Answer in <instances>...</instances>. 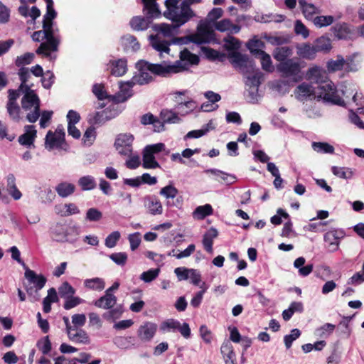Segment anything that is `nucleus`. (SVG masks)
Here are the masks:
<instances>
[{"label":"nucleus","mask_w":364,"mask_h":364,"mask_svg":"<svg viewBox=\"0 0 364 364\" xmlns=\"http://www.w3.org/2000/svg\"><path fill=\"white\" fill-rule=\"evenodd\" d=\"M198 63V56L191 53L188 49L181 50L180 60L173 63L167 62L150 63L145 60H140L136 63L138 71L131 80L127 81V84L129 85H145L154 80L152 75L166 77L187 70L190 65H197Z\"/></svg>","instance_id":"obj_1"},{"label":"nucleus","mask_w":364,"mask_h":364,"mask_svg":"<svg viewBox=\"0 0 364 364\" xmlns=\"http://www.w3.org/2000/svg\"><path fill=\"white\" fill-rule=\"evenodd\" d=\"M173 24L159 23L155 24L153 27L154 30L157 32L156 36H151V44L152 47L159 51L168 53L169 46L173 44H183L186 41L183 38H173L171 42L162 39L163 37H173L177 33L178 29L182 25H179V22H173Z\"/></svg>","instance_id":"obj_2"},{"label":"nucleus","mask_w":364,"mask_h":364,"mask_svg":"<svg viewBox=\"0 0 364 364\" xmlns=\"http://www.w3.org/2000/svg\"><path fill=\"white\" fill-rule=\"evenodd\" d=\"M230 58L232 63L238 67L244 74L252 73V75L246 76V86L250 89L252 87L259 88L262 83L263 73L258 68H255V63L250 60L247 55L239 52L232 53Z\"/></svg>","instance_id":"obj_3"},{"label":"nucleus","mask_w":364,"mask_h":364,"mask_svg":"<svg viewBox=\"0 0 364 364\" xmlns=\"http://www.w3.org/2000/svg\"><path fill=\"white\" fill-rule=\"evenodd\" d=\"M50 26L43 24V30L35 31L32 34V39L33 41L40 42L46 40V42L41 43L36 53L38 55H43L46 57H50L51 52L58 50L60 43V38L58 35H55V30H50Z\"/></svg>","instance_id":"obj_4"},{"label":"nucleus","mask_w":364,"mask_h":364,"mask_svg":"<svg viewBox=\"0 0 364 364\" xmlns=\"http://www.w3.org/2000/svg\"><path fill=\"white\" fill-rule=\"evenodd\" d=\"M22 109L28 112L26 119L31 122H36L40 117V100L35 91H24L21 99Z\"/></svg>","instance_id":"obj_5"},{"label":"nucleus","mask_w":364,"mask_h":364,"mask_svg":"<svg viewBox=\"0 0 364 364\" xmlns=\"http://www.w3.org/2000/svg\"><path fill=\"white\" fill-rule=\"evenodd\" d=\"M320 99L331 105L345 106V99L340 95L334 83L331 80H320Z\"/></svg>","instance_id":"obj_6"},{"label":"nucleus","mask_w":364,"mask_h":364,"mask_svg":"<svg viewBox=\"0 0 364 364\" xmlns=\"http://www.w3.org/2000/svg\"><path fill=\"white\" fill-rule=\"evenodd\" d=\"M52 238L57 242H75L78 235L77 231L73 227L57 223L50 230Z\"/></svg>","instance_id":"obj_7"},{"label":"nucleus","mask_w":364,"mask_h":364,"mask_svg":"<svg viewBox=\"0 0 364 364\" xmlns=\"http://www.w3.org/2000/svg\"><path fill=\"white\" fill-rule=\"evenodd\" d=\"M277 70L284 77H292L294 82H299L303 79L300 73V64L294 59L290 58L279 63L277 65Z\"/></svg>","instance_id":"obj_8"},{"label":"nucleus","mask_w":364,"mask_h":364,"mask_svg":"<svg viewBox=\"0 0 364 364\" xmlns=\"http://www.w3.org/2000/svg\"><path fill=\"white\" fill-rule=\"evenodd\" d=\"M346 235L344 230L340 228H331L323 235L324 247L330 252L338 249L340 241Z\"/></svg>","instance_id":"obj_9"},{"label":"nucleus","mask_w":364,"mask_h":364,"mask_svg":"<svg viewBox=\"0 0 364 364\" xmlns=\"http://www.w3.org/2000/svg\"><path fill=\"white\" fill-rule=\"evenodd\" d=\"M181 0H166L165 6L166 10L164 12V16L171 20L172 22H179V25L186 23L182 16V2L178 6Z\"/></svg>","instance_id":"obj_10"},{"label":"nucleus","mask_w":364,"mask_h":364,"mask_svg":"<svg viewBox=\"0 0 364 364\" xmlns=\"http://www.w3.org/2000/svg\"><path fill=\"white\" fill-rule=\"evenodd\" d=\"M213 37V31L210 29L208 25L200 24L198 26L197 32L188 36L185 41L196 44H203L210 43Z\"/></svg>","instance_id":"obj_11"},{"label":"nucleus","mask_w":364,"mask_h":364,"mask_svg":"<svg viewBox=\"0 0 364 364\" xmlns=\"http://www.w3.org/2000/svg\"><path fill=\"white\" fill-rule=\"evenodd\" d=\"M134 136L131 134H119L117 135L114 146L121 156H130L132 154Z\"/></svg>","instance_id":"obj_12"},{"label":"nucleus","mask_w":364,"mask_h":364,"mask_svg":"<svg viewBox=\"0 0 364 364\" xmlns=\"http://www.w3.org/2000/svg\"><path fill=\"white\" fill-rule=\"evenodd\" d=\"M64 138L65 132L61 127H58L54 133L48 131L46 136V148L51 150L54 147L60 146L64 141Z\"/></svg>","instance_id":"obj_13"},{"label":"nucleus","mask_w":364,"mask_h":364,"mask_svg":"<svg viewBox=\"0 0 364 364\" xmlns=\"http://www.w3.org/2000/svg\"><path fill=\"white\" fill-rule=\"evenodd\" d=\"M157 328V324L155 323L144 322L137 330V336L141 342H149L155 336Z\"/></svg>","instance_id":"obj_14"},{"label":"nucleus","mask_w":364,"mask_h":364,"mask_svg":"<svg viewBox=\"0 0 364 364\" xmlns=\"http://www.w3.org/2000/svg\"><path fill=\"white\" fill-rule=\"evenodd\" d=\"M296 98L301 102L312 100L316 97V89L311 84L303 82L294 91Z\"/></svg>","instance_id":"obj_15"},{"label":"nucleus","mask_w":364,"mask_h":364,"mask_svg":"<svg viewBox=\"0 0 364 364\" xmlns=\"http://www.w3.org/2000/svg\"><path fill=\"white\" fill-rule=\"evenodd\" d=\"M143 203L147 211L153 215H161L163 206L161 201L155 196H146L143 198Z\"/></svg>","instance_id":"obj_16"},{"label":"nucleus","mask_w":364,"mask_h":364,"mask_svg":"<svg viewBox=\"0 0 364 364\" xmlns=\"http://www.w3.org/2000/svg\"><path fill=\"white\" fill-rule=\"evenodd\" d=\"M344 89L341 90L342 95L345 99H349L352 97V100L357 105H362L364 101L363 100L362 93H358L353 83H346L344 86Z\"/></svg>","instance_id":"obj_17"},{"label":"nucleus","mask_w":364,"mask_h":364,"mask_svg":"<svg viewBox=\"0 0 364 364\" xmlns=\"http://www.w3.org/2000/svg\"><path fill=\"white\" fill-rule=\"evenodd\" d=\"M18 75L21 81L20 90L34 91L32 90L34 82L32 81V76L28 68L21 67L18 70Z\"/></svg>","instance_id":"obj_18"},{"label":"nucleus","mask_w":364,"mask_h":364,"mask_svg":"<svg viewBox=\"0 0 364 364\" xmlns=\"http://www.w3.org/2000/svg\"><path fill=\"white\" fill-rule=\"evenodd\" d=\"M68 336L71 341L76 343L89 344L90 343L87 333L82 328L73 327V331H68Z\"/></svg>","instance_id":"obj_19"},{"label":"nucleus","mask_w":364,"mask_h":364,"mask_svg":"<svg viewBox=\"0 0 364 364\" xmlns=\"http://www.w3.org/2000/svg\"><path fill=\"white\" fill-rule=\"evenodd\" d=\"M25 133L18 137V142L23 146H31L36 137V130L33 125H26L24 127Z\"/></svg>","instance_id":"obj_20"},{"label":"nucleus","mask_w":364,"mask_h":364,"mask_svg":"<svg viewBox=\"0 0 364 364\" xmlns=\"http://www.w3.org/2000/svg\"><path fill=\"white\" fill-rule=\"evenodd\" d=\"M144 4L143 11L151 21L152 18H158L161 16V11L156 0H142Z\"/></svg>","instance_id":"obj_21"},{"label":"nucleus","mask_w":364,"mask_h":364,"mask_svg":"<svg viewBox=\"0 0 364 364\" xmlns=\"http://www.w3.org/2000/svg\"><path fill=\"white\" fill-rule=\"evenodd\" d=\"M215 28L220 32H228L231 34H235L240 32V26L233 24L228 18H224L215 23Z\"/></svg>","instance_id":"obj_22"},{"label":"nucleus","mask_w":364,"mask_h":364,"mask_svg":"<svg viewBox=\"0 0 364 364\" xmlns=\"http://www.w3.org/2000/svg\"><path fill=\"white\" fill-rule=\"evenodd\" d=\"M25 277L28 282V284L42 289L46 283V278L42 274H36L33 270H27L25 272Z\"/></svg>","instance_id":"obj_23"},{"label":"nucleus","mask_w":364,"mask_h":364,"mask_svg":"<svg viewBox=\"0 0 364 364\" xmlns=\"http://www.w3.org/2000/svg\"><path fill=\"white\" fill-rule=\"evenodd\" d=\"M299 4L304 16L307 19H312L316 26L318 25V16H316V7L312 4L306 2L305 0H299Z\"/></svg>","instance_id":"obj_24"},{"label":"nucleus","mask_w":364,"mask_h":364,"mask_svg":"<svg viewBox=\"0 0 364 364\" xmlns=\"http://www.w3.org/2000/svg\"><path fill=\"white\" fill-rule=\"evenodd\" d=\"M117 297L113 294L105 293L104 296L94 301V305L103 309H111L117 303Z\"/></svg>","instance_id":"obj_25"},{"label":"nucleus","mask_w":364,"mask_h":364,"mask_svg":"<svg viewBox=\"0 0 364 364\" xmlns=\"http://www.w3.org/2000/svg\"><path fill=\"white\" fill-rule=\"evenodd\" d=\"M218 232L215 228H210L203 235L202 243L204 249L209 253H213V240L218 237Z\"/></svg>","instance_id":"obj_26"},{"label":"nucleus","mask_w":364,"mask_h":364,"mask_svg":"<svg viewBox=\"0 0 364 364\" xmlns=\"http://www.w3.org/2000/svg\"><path fill=\"white\" fill-rule=\"evenodd\" d=\"M202 0H183L182 1V18H184L186 23L190 21L196 16L194 11L191 8L193 4H200Z\"/></svg>","instance_id":"obj_27"},{"label":"nucleus","mask_w":364,"mask_h":364,"mask_svg":"<svg viewBox=\"0 0 364 364\" xmlns=\"http://www.w3.org/2000/svg\"><path fill=\"white\" fill-rule=\"evenodd\" d=\"M345 67V58L341 55H338L336 59H330L326 62V71L333 73L343 70Z\"/></svg>","instance_id":"obj_28"},{"label":"nucleus","mask_w":364,"mask_h":364,"mask_svg":"<svg viewBox=\"0 0 364 364\" xmlns=\"http://www.w3.org/2000/svg\"><path fill=\"white\" fill-rule=\"evenodd\" d=\"M151 23V20L147 17L134 16L130 21V26L135 31H144Z\"/></svg>","instance_id":"obj_29"},{"label":"nucleus","mask_w":364,"mask_h":364,"mask_svg":"<svg viewBox=\"0 0 364 364\" xmlns=\"http://www.w3.org/2000/svg\"><path fill=\"white\" fill-rule=\"evenodd\" d=\"M75 191V186L73 183L68 182H61L55 187V191L59 196L62 198H67L72 195Z\"/></svg>","instance_id":"obj_30"},{"label":"nucleus","mask_w":364,"mask_h":364,"mask_svg":"<svg viewBox=\"0 0 364 364\" xmlns=\"http://www.w3.org/2000/svg\"><path fill=\"white\" fill-rule=\"evenodd\" d=\"M112 65L111 73L117 77L124 75L127 70V60L125 59H119L110 62Z\"/></svg>","instance_id":"obj_31"},{"label":"nucleus","mask_w":364,"mask_h":364,"mask_svg":"<svg viewBox=\"0 0 364 364\" xmlns=\"http://www.w3.org/2000/svg\"><path fill=\"white\" fill-rule=\"evenodd\" d=\"M221 353L223 355L225 363L235 361L236 355L233 350V346L230 342L227 341L222 344L220 348Z\"/></svg>","instance_id":"obj_32"},{"label":"nucleus","mask_w":364,"mask_h":364,"mask_svg":"<svg viewBox=\"0 0 364 364\" xmlns=\"http://www.w3.org/2000/svg\"><path fill=\"white\" fill-rule=\"evenodd\" d=\"M159 193L167 200L166 205L167 206H172L173 204L171 203L169 199L175 198L178 193V191L176 187L170 184L162 188L160 190Z\"/></svg>","instance_id":"obj_33"},{"label":"nucleus","mask_w":364,"mask_h":364,"mask_svg":"<svg viewBox=\"0 0 364 364\" xmlns=\"http://www.w3.org/2000/svg\"><path fill=\"white\" fill-rule=\"evenodd\" d=\"M318 50L316 46H311L309 44H304L299 48L298 53L300 56L306 59H314L316 56Z\"/></svg>","instance_id":"obj_34"},{"label":"nucleus","mask_w":364,"mask_h":364,"mask_svg":"<svg viewBox=\"0 0 364 364\" xmlns=\"http://www.w3.org/2000/svg\"><path fill=\"white\" fill-rule=\"evenodd\" d=\"M292 50L288 46L277 47L274 49L272 55L277 61L284 62L288 57L291 55Z\"/></svg>","instance_id":"obj_35"},{"label":"nucleus","mask_w":364,"mask_h":364,"mask_svg":"<svg viewBox=\"0 0 364 364\" xmlns=\"http://www.w3.org/2000/svg\"><path fill=\"white\" fill-rule=\"evenodd\" d=\"M160 118L165 123L176 124L181 122L180 117L176 112L167 109L161 111Z\"/></svg>","instance_id":"obj_36"},{"label":"nucleus","mask_w":364,"mask_h":364,"mask_svg":"<svg viewBox=\"0 0 364 364\" xmlns=\"http://www.w3.org/2000/svg\"><path fill=\"white\" fill-rule=\"evenodd\" d=\"M212 214L213 208L210 204L198 206L193 213V218L198 220H203Z\"/></svg>","instance_id":"obj_37"},{"label":"nucleus","mask_w":364,"mask_h":364,"mask_svg":"<svg viewBox=\"0 0 364 364\" xmlns=\"http://www.w3.org/2000/svg\"><path fill=\"white\" fill-rule=\"evenodd\" d=\"M132 86L133 85H128L127 81L124 82H120V92L117 96V101L118 102H123L132 95L131 90Z\"/></svg>","instance_id":"obj_38"},{"label":"nucleus","mask_w":364,"mask_h":364,"mask_svg":"<svg viewBox=\"0 0 364 364\" xmlns=\"http://www.w3.org/2000/svg\"><path fill=\"white\" fill-rule=\"evenodd\" d=\"M333 33L338 39L346 38L350 33V29L348 25L346 23L336 24L332 28Z\"/></svg>","instance_id":"obj_39"},{"label":"nucleus","mask_w":364,"mask_h":364,"mask_svg":"<svg viewBox=\"0 0 364 364\" xmlns=\"http://www.w3.org/2000/svg\"><path fill=\"white\" fill-rule=\"evenodd\" d=\"M78 185L84 191H90L96 187V182L93 176H84L79 178Z\"/></svg>","instance_id":"obj_40"},{"label":"nucleus","mask_w":364,"mask_h":364,"mask_svg":"<svg viewBox=\"0 0 364 364\" xmlns=\"http://www.w3.org/2000/svg\"><path fill=\"white\" fill-rule=\"evenodd\" d=\"M143 163L142 166L144 168H156L160 167L159 164L156 161L155 156L149 152L143 150Z\"/></svg>","instance_id":"obj_41"},{"label":"nucleus","mask_w":364,"mask_h":364,"mask_svg":"<svg viewBox=\"0 0 364 364\" xmlns=\"http://www.w3.org/2000/svg\"><path fill=\"white\" fill-rule=\"evenodd\" d=\"M84 285L87 289L101 291L104 289L105 284L102 279L95 277L85 279L84 282Z\"/></svg>","instance_id":"obj_42"},{"label":"nucleus","mask_w":364,"mask_h":364,"mask_svg":"<svg viewBox=\"0 0 364 364\" xmlns=\"http://www.w3.org/2000/svg\"><path fill=\"white\" fill-rule=\"evenodd\" d=\"M205 173H210L215 176L218 177L220 179L218 181H222L225 182L226 183L231 184L235 182V176L230 174H228L225 172H223L218 169H208L205 170Z\"/></svg>","instance_id":"obj_43"},{"label":"nucleus","mask_w":364,"mask_h":364,"mask_svg":"<svg viewBox=\"0 0 364 364\" xmlns=\"http://www.w3.org/2000/svg\"><path fill=\"white\" fill-rule=\"evenodd\" d=\"M332 173L338 178L349 179L353 177V172L350 168L333 166Z\"/></svg>","instance_id":"obj_44"},{"label":"nucleus","mask_w":364,"mask_h":364,"mask_svg":"<svg viewBox=\"0 0 364 364\" xmlns=\"http://www.w3.org/2000/svg\"><path fill=\"white\" fill-rule=\"evenodd\" d=\"M180 327V322L174 319H168L161 323L160 330L163 332H175Z\"/></svg>","instance_id":"obj_45"},{"label":"nucleus","mask_w":364,"mask_h":364,"mask_svg":"<svg viewBox=\"0 0 364 364\" xmlns=\"http://www.w3.org/2000/svg\"><path fill=\"white\" fill-rule=\"evenodd\" d=\"M263 46L264 43L260 40H252L247 43L248 49L256 58L260 56V53H265L261 50Z\"/></svg>","instance_id":"obj_46"},{"label":"nucleus","mask_w":364,"mask_h":364,"mask_svg":"<svg viewBox=\"0 0 364 364\" xmlns=\"http://www.w3.org/2000/svg\"><path fill=\"white\" fill-rule=\"evenodd\" d=\"M261 60L262 68L264 70L272 73L274 70L271 57L266 53H260V56L258 57Z\"/></svg>","instance_id":"obj_47"},{"label":"nucleus","mask_w":364,"mask_h":364,"mask_svg":"<svg viewBox=\"0 0 364 364\" xmlns=\"http://www.w3.org/2000/svg\"><path fill=\"white\" fill-rule=\"evenodd\" d=\"M178 105L176 106L177 109L182 114H188V112L193 110L196 107V104L193 101L190 100L185 102H179L177 100Z\"/></svg>","instance_id":"obj_48"},{"label":"nucleus","mask_w":364,"mask_h":364,"mask_svg":"<svg viewBox=\"0 0 364 364\" xmlns=\"http://www.w3.org/2000/svg\"><path fill=\"white\" fill-rule=\"evenodd\" d=\"M6 109L10 118L16 122L20 119V107L18 104L7 103Z\"/></svg>","instance_id":"obj_49"},{"label":"nucleus","mask_w":364,"mask_h":364,"mask_svg":"<svg viewBox=\"0 0 364 364\" xmlns=\"http://www.w3.org/2000/svg\"><path fill=\"white\" fill-rule=\"evenodd\" d=\"M47 11L45 16H43V24H47V26H50L49 28L50 30H54L53 28V20L56 17V12L53 7H47Z\"/></svg>","instance_id":"obj_50"},{"label":"nucleus","mask_w":364,"mask_h":364,"mask_svg":"<svg viewBox=\"0 0 364 364\" xmlns=\"http://www.w3.org/2000/svg\"><path fill=\"white\" fill-rule=\"evenodd\" d=\"M160 269H150L146 272H144L140 275V279L144 282H151L154 280L159 274Z\"/></svg>","instance_id":"obj_51"},{"label":"nucleus","mask_w":364,"mask_h":364,"mask_svg":"<svg viewBox=\"0 0 364 364\" xmlns=\"http://www.w3.org/2000/svg\"><path fill=\"white\" fill-rule=\"evenodd\" d=\"M35 57L33 53H26L21 56L17 57L16 60V65L18 67H23L26 65L31 63Z\"/></svg>","instance_id":"obj_52"},{"label":"nucleus","mask_w":364,"mask_h":364,"mask_svg":"<svg viewBox=\"0 0 364 364\" xmlns=\"http://www.w3.org/2000/svg\"><path fill=\"white\" fill-rule=\"evenodd\" d=\"M121 235L119 231H114L110 233L105 239V245L108 248H113L116 246Z\"/></svg>","instance_id":"obj_53"},{"label":"nucleus","mask_w":364,"mask_h":364,"mask_svg":"<svg viewBox=\"0 0 364 364\" xmlns=\"http://www.w3.org/2000/svg\"><path fill=\"white\" fill-rule=\"evenodd\" d=\"M95 129L92 127H88L83 135V144L86 146H90L95 141Z\"/></svg>","instance_id":"obj_54"},{"label":"nucleus","mask_w":364,"mask_h":364,"mask_svg":"<svg viewBox=\"0 0 364 364\" xmlns=\"http://www.w3.org/2000/svg\"><path fill=\"white\" fill-rule=\"evenodd\" d=\"M59 293L61 297L65 299L73 296L75 294V289L68 282H65L59 288Z\"/></svg>","instance_id":"obj_55"},{"label":"nucleus","mask_w":364,"mask_h":364,"mask_svg":"<svg viewBox=\"0 0 364 364\" xmlns=\"http://www.w3.org/2000/svg\"><path fill=\"white\" fill-rule=\"evenodd\" d=\"M301 335V331L294 328L291 331V333L289 335H286L284 338V341L285 346L287 349L291 348L292 343L297 339Z\"/></svg>","instance_id":"obj_56"},{"label":"nucleus","mask_w":364,"mask_h":364,"mask_svg":"<svg viewBox=\"0 0 364 364\" xmlns=\"http://www.w3.org/2000/svg\"><path fill=\"white\" fill-rule=\"evenodd\" d=\"M40 290L37 287L29 284L26 287V291L31 302H36L41 299Z\"/></svg>","instance_id":"obj_57"},{"label":"nucleus","mask_w":364,"mask_h":364,"mask_svg":"<svg viewBox=\"0 0 364 364\" xmlns=\"http://www.w3.org/2000/svg\"><path fill=\"white\" fill-rule=\"evenodd\" d=\"M37 347L43 353V354H48L51 350V343L48 336H46L38 341L37 343Z\"/></svg>","instance_id":"obj_58"},{"label":"nucleus","mask_w":364,"mask_h":364,"mask_svg":"<svg viewBox=\"0 0 364 364\" xmlns=\"http://www.w3.org/2000/svg\"><path fill=\"white\" fill-rule=\"evenodd\" d=\"M294 32L296 35L301 36L303 38H306L309 35V30L300 20L295 21Z\"/></svg>","instance_id":"obj_59"},{"label":"nucleus","mask_w":364,"mask_h":364,"mask_svg":"<svg viewBox=\"0 0 364 364\" xmlns=\"http://www.w3.org/2000/svg\"><path fill=\"white\" fill-rule=\"evenodd\" d=\"M65 301L63 304V307L66 310L71 309L77 305L82 303L83 300L79 297H75L73 296L65 298Z\"/></svg>","instance_id":"obj_60"},{"label":"nucleus","mask_w":364,"mask_h":364,"mask_svg":"<svg viewBox=\"0 0 364 364\" xmlns=\"http://www.w3.org/2000/svg\"><path fill=\"white\" fill-rule=\"evenodd\" d=\"M109 258L118 265H124L127 260V255L125 252L113 253L109 255Z\"/></svg>","instance_id":"obj_61"},{"label":"nucleus","mask_w":364,"mask_h":364,"mask_svg":"<svg viewBox=\"0 0 364 364\" xmlns=\"http://www.w3.org/2000/svg\"><path fill=\"white\" fill-rule=\"evenodd\" d=\"M86 322V316L84 314H77L72 316L73 327L81 328Z\"/></svg>","instance_id":"obj_62"},{"label":"nucleus","mask_w":364,"mask_h":364,"mask_svg":"<svg viewBox=\"0 0 364 364\" xmlns=\"http://www.w3.org/2000/svg\"><path fill=\"white\" fill-rule=\"evenodd\" d=\"M129 242L130 243V248L132 251L135 250L139 247L141 243V234L139 232H134L130 234L128 237Z\"/></svg>","instance_id":"obj_63"},{"label":"nucleus","mask_w":364,"mask_h":364,"mask_svg":"<svg viewBox=\"0 0 364 364\" xmlns=\"http://www.w3.org/2000/svg\"><path fill=\"white\" fill-rule=\"evenodd\" d=\"M102 217V213L97 208H90L86 213V219L90 221H99Z\"/></svg>","instance_id":"obj_64"}]
</instances>
